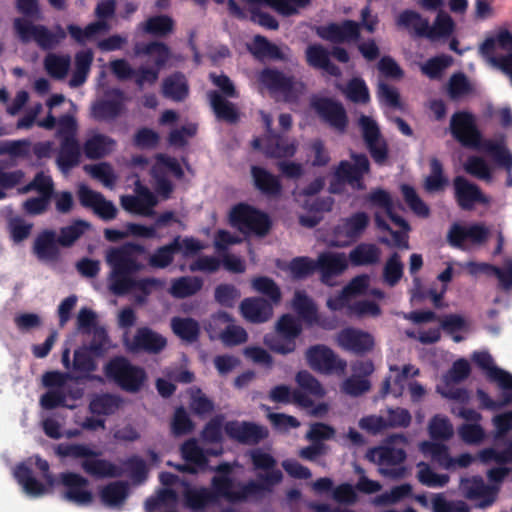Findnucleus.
I'll use <instances>...</instances> for the list:
<instances>
[{"label": "nucleus", "mask_w": 512, "mask_h": 512, "mask_svg": "<svg viewBox=\"0 0 512 512\" xmlns=\"http://www.w3.org/2000/svg\"><path fill=\"white\" fill-rule=\"evenodd\" d=\"M16 8L24 17L15 18L13 29L21 43L34 41L42 50H51L66 37L64 30L57 26V32H51L45 25L33 24V20L43 18L38 0H15Z\"/></svg>", "instance_id": "obj_3"}, {"label": "nucleus", "mask_w": 512, "mask_h": 512, "mask_svg": "<svg viewBox=\"0 0 512 512\" xmlns=\"http://www.w3.org/2000/svg\"><path fill=\"white\" fill-rule=\"evenodd\" d=\"M210 79L220 91L211 90L207 93L210 107L218 120L229 124H236L240 119L237 106L227 98H238L239 92L231 79L225 75L210 74Z\"/></svg>", "instance_id": "obj_5"}, {"label": "nucleus", "mask_w": 512, "mask_h": 512, "mask_svg": "<svg viewBox=\"0 0 512 512\" xmlns=\"http://www.w3.org/2000/svg\"><path fill=\"white\" fill-rule=\"evenodd\" d=\"M167 345L166 338L161 334L153 331L148 327L138 328L132 344L131 349L134 351H144L150 354H157L161 352Z\"/></svg>", "instance_id": "obj_27"}, {"label": "nucleus", "mask_w": 512, "mask_h": 512, "mask_svg": "<svg viewBox=\"0 0 512 512\" xmlns=\"http://www.w3.org/2000/svg\"><path fill=\"white\" fill-rule=\"evenodd\" d=\"M252 288L258 293L266 296L271 304H278L281 301V290L276 282L267 276H258L252 280Z\"/></svg>", "instance_id": "obj_58"}, {"label": "nucleus", "mask_w": 512, "mask_h": 512, "mask_svg": "<svg viewBox=\"0 0 512 512\" xmlns=\"http://www.w3.org/2000/svg\"><path fill=\"white\" fill-rule=\"evenodd\" d=\"M175 22L169 15H155L141 24L142 30L152 36L166 37L174 31Z\"/></svg>", "instance_id": "obj_48"}, {"label": "nucleus", "mask_w": 512, "mask_h": 512, "mask_svg": "<svg viewBox=\"0 0 512 512\" xmlns=\"http://www.w3.org/2000/svg\"><path fill=\"white\" fill-rule=\"evenodd\" d=\"M449 131L462 147L477 150L484 138L476 117L469 111H456L450 118Z\"/></svg>", "instance_id": "obj_11"}, {"label": "nucleus", "mask_w": 512, "mask_h": 512, "mask_svg": "<svg viewBox=\"0 0 512 512\" xmlns=\"http://www.w3.org/2000/svg\"><path fill=\"white\" fill-rule=\"evenodd\" d=\"M147 254L146 247L136 242H126L107 251L105 259L110 267L108 288L114 295L123 296L137 290L147 296L153 290L163 287L164 282L158 278H134L145 269L141 258Z\"/></svg>", "instance_id": "obj_1"}, {"label": "nucleus", "mask_w": 512, "mask_h": 512, "mask_svg": "<svg viewBox=\"0 0 512 512\" xmlns=\"http://www.w3.org/2000/svg\"><path fill=\"white\" fill-rule=\"evenodd\" d=\"M303 327L299 319L287 313L276 322L275 333L265 336V344L269 349L280 355H288L296 351L297 339L302 334Z\"/></svg>", "instance_id": "obj_8"}, {"label": "nucleus", "mask_w": 512, "mask_h": 512, "mask_svg": "<svg viewBox=\"0 0 512 512\" xmlns=\"http://www.w3.org/2000/svg\"><path fill=\"white\" fill-rule=\"evenodd\" d=\"M454 194L458 206L462 210H472L477 203H487V198L478 185L468 181L464 176H456L453 180Z\"/></svg>", "instance_id": "obj_22"}, {"label": "nucleus", "mask_w": 512, "mask_h": 512, "mask_svg": "<svg viewBox=\"0 0 512 512\" xmlns=\"http://www.w3.org/2000/svg\"><path fill=\"white\" fill-rule=\"evenodd\" d=\"M56 232L45 229L40 232L33 243V253L41 261H57L60 256Z\"/></svg>", "instance_id": "obj_28"}, {"label": "nucleus", "mask_w": 512, "mask_h": 512, "mask_svg": "<svg viewBox=\"0 0 512 512\" xmlns=\"http://www.w3.org/2000/svg\"><path fill=\"white\" fill-rule=\"evenodd\" d=\"M116 145L111 137L104 134H94L83 145L84 155L90 160L102 159L110 154Z\"/></svg>", "instance_id": "obj_37"}, {"label": "nucleus", "mask_w": 512, "mask_h": 512, "mask_svg": "<svg viewBox=\"0 0 512 512\" xmlns=\"http://www.w3.org/2000/svg\"><path fill=\"white\" fill-rule=\"evenodd\" d=\"M401 192L405 203L414 214L422 218H427L430 215L428 205L419 197L414 187L403 184L401 186Z\"/></svg>", "instance_id": "obj_61"}, {"label": "nucleus", "mask_w": 512, "mask_h": 512, "mask_svg": "<svg viewBox=\"0 0 512 512\" xmlns=\"http://www.w3.org/2000/svg\"><path fill=\"white\" fill-rule=\"evenodd\" d=\"M107 335L104 330L97 332L88 348H79L74 351L73 369L82 373V378L90 379V373L97 369V364L92 357L102 355L106 350Z\"/></svg>", "instance_id": "obj_15"}, {"label": "nucleus", "mask_w": 512, "mask_h": 512, "mask_svg": "<svg viewBox=\"0 0 512 512\" xmlns=\"http://www.w3.org/2000/svg\"><path fill=\"white\" fill-rule=\"evenodd\" d=\"M348 160H341L335 168V177L346 182L353 190L366 189L364 176L370 173V161L366 154L351 152Z\"/></svg>", "instance_id": "obj_13"}, {"label": "nucleus", "mask_w": 512, "mask_h": 512, "mask_svg": "<svg viewBox=\"0 0 512 512\" xmlns=\"http://www.w3.org/2000/svg\"><path fill=\"white\" fill-rule=\"evenodd\" d=\"M413 369V366L408 364L404 365L402 369H399L397 366H390V371L397 372L394 378V387L391 388V378L386 377L382 383V387L380 390L381 397H386L389 393H392L395 397H399L403 394L405 388V382L411 377H415L419 375V369H415L412 374L410 371Z\"/></svg>", "instance_id": "obj_38"}, {"label": "nucleus", "mask_w": 512, "mask_h": 512, "mask_svg": "<svg viewBox=\"0 0 512 512\" xmlns=\"http://www.w3.org/2000/svg\"><path fill=\"white\" fill-rule=\"evenodd\" d=\"M489 236L490 230L483 223H472L467 226L453 223L447 233V242L451 247L464 250L465 242L481 246L487 242Z\"/></svg>", "instance_id": "obj_14"}, {"label": "nucleus", "mask_w": 512, "mask_h": 512, "mask_svg": "<svg viewBox=\"0 0 512 512\" xmlns=\"http://www.w3.org/2000/svg\"><path fill=\"white\" fill-rule=\"evenodd\" d=\"M381 250L373 243H360L349 253V260L353 266L376 265L380 261Z\"/></svg>", "instance_id": "obj_40"}, {"label": "nucleus", "mask_w": 512, "mask_h": 512, "mask_svg": "<svg viewBox=\"0 0 512 512\" xmlns=\"http://www.w3.org/2000/svg\"><path fill=\"white\" fill-rule=\"evenodd\" d=\"M472 359L479 368L487 372L490 381L496 382L503 390H512V374L494 366L488 352H474Z\"/></svg>", "instance_id": "obj_25"}, {"label": "nucleus", "mask_w": 512, "mask_h": 512, "mask_svg": "<svg viewBox=\"0 0 512 512\" xmlns=\"http://www.w3.org/2000/svg\"><path fill=\"white\" fill-rule=\"evenodd\" d=\"M336 342L343 350L358 356L371 352L375 345L374 337L370 333L353 327L340 330Z\"/></svg>", "instance_id": "obj_20"}, {"label": "nucleus", "mask_w": 512, "mask_h": 512, "mask_svg": "<svg viewBox=\"0 0 512 512\" xmlns=\"http://www.w3.org/2000/svg\"><path fill=\"white\" fill-rule=\"evenodd\" d=\"M81 148L77 139H63L60 141V149L56 158L59 169L66 173L80 163Z\"/></svg>", "instance_id": "obj_36"}, {"label": "nucleus", "mask_w": 512, "mask_h": 512, "mask_svg": "<svg viewBox=\"0 0 512 512\" xmlns=\"http://www.w3.org/2000/svg\"><path fill=\"white\" fill-rule=\"evenodd\" d=\"M55 452L60 457L83 458L82 469L97 479L118 478L124 473L120 466L107 459L98 458L101 452L93 450L85 444L60 443L56 446Z\"/></svg>", "instance_id": "obj_4"}, {"label": "nucleus", "mask_w": 512, "mask_h": 512, "mask_svg": "<svg viewBox=\"0 0 512 512\" xmlns=\"http://www.w3.org/2000/svg\"><path fill=\"white\" fill-rule=\"evenodd\" d=\"M212 319L214 322L227 323L226 328L219 334V338L225 346L240 345L248 340L246 330L241 326L233 324L234 319L229 313L219 311L213 315Z\"/></svg>", "instance_id": "obj_30"}, {"label": "nucleus", "mask_w": 512, "mask_h": 512, "mask_svg": "<svg viewBox=\"0 0 512 512\" xmlns=\"http://www.w3.org/2000/svg\"><path fill=\"white\" fill-rule=\"evenodd\" d=\"M181 454L186 462L194 464L200 470H205L208 466V459L194 438L188 439L182 444Z\"/></svg>", "instance_id": "obj_55"}, {"label": "nucleus", "mask_w": 512, "mask_h": 512, "mask_svg": "<svg viewBox=\"0 0 512 512\" xmlns=\"http://www.w3.org/2000/svg\"><path fill=\"white\" fill-rule=\"evenodd\" d=\"M452 62V56L441 54L428 59L422 66V72L430 79H439Z\"/></svg>", "instance_id": "obj_64"}, {"label": "nucleus", "mask_w": 512, "mask_h": 512, "mask_svg": "<svg viewBox=\"0 0 512 512\" xmlns=\"http://www.w3.org/2000/svg\"><path fill=\"white\" fill-rule=\"evenodd\" d=\"M397 25L406 29H412L417 37L427 36L429 21L414 10H404L397 18Z\"/></svg>", "instance_id": "obj_49"}, {"label": "nucleus", "mask_w": 512, "mask_h": 512, "mask_svg": "<svg viewBox=\"0 0 512 512\" xmlns=\"http://www.w3.org/2000/svg\"><path fill=\"white\" fill-rule=\"evenodd\" d=\"M216 473L211 479V490L206 487L192 488L184 483L183 492L185 506L194 511L204 510L210 504H214L219 498L236 503L248 500V495L254 493L259 486L254 483L238 484L239 489L233 490L234 479L232 472L234 465L229 462H221L210 468Z\"/></svg>", "instance_id": "obj_2"}, {"label": "nucleus", "mask_w": 512, "mask_h": 512, "mask_svg": "<svg viewBox=\"0 0 512 512\" xmlns=\"http://www.w3.org/2000/svg\"><path fill=\"white\" fill-rule=\"evenodd\" d=\"M32 190L37 191L41 196L52 198L55 190L51 176L45 175L43 172L36 173L33 180L24 186L20 192L28 193Z\"/></svg>", "instance_id": "obj_63"}, {"label": "nucleus", "mask_w": 512, "mask_h": 512, "mask_svg": "<svg viewBox=\"0 0 512 512\" xmlns=\"http://www.w3.org/2000/svg\"><path fill=\"white\" fill-rule=\"evenodd\" d=\"M107 96H113V98L99 100L91 108L92 116L97 121L114 120L123 110L124 93L122 90L113 89L107 93Z\"/></svg>", "instance_id": "obj_24"}, {"label": "nucleus", "mask_w": 512, "mask_h": 512, "mask_svg": "<svg viewBox=\"0 0 512 512\" xmlns=\"http://www.w3.org/2000/svg\"><path fill=\"white\" fill-rule=\"evenodd\" d=\"M194 427L195 424L186 409L183 406L177 407L171 421V433L173 436L179 437L190 434Z\"/></svg>", "instance_id": "obj_62"}, {"label": "nucleus", "mask_w": 512, "mask_h": 512, "mask_svg": "<svg viewBox=\"0 0 512 512\" xmlns=\"http://www.w3.org/2000/svg\"><path fill=\"white\" fill-rule=\"evenodd\" d=\"M361 24L345 19L340 23L330 22L317 28V35L333 44L351 43L360 39Z\"/></svg>", "instance_id": "obj_18"}, {"label": "nucleus", "mask_w": 512, "mask_h": 512, "mask_svg": "<svg viewBox=\"0 0 512 512\" xmlns=\"http://www.w3.org/2000/svg\"><path fill=\"white\" fill-rule=\"evenodd\" d=\"M239 308L242 316L251 323H265L273 315L272 304L262 297L245 298Z\"/></svg>", "instance_id": "obj_26"}, {"label": "nucleus", "mask_w": 512, "mask_h": 512, "mask_svg": "<svg viewBox=\"0 0 512 512\" xmlns=\"http://www.w3.org/2000/svg\"><path fill=\"white\" fill-rule=\"evenodd\" d=\"M348 267V262L343 253L325 252L317 259V271L320 272L321 282L332 286V278L341 275Z\"/></svg>", "instance_id": "obj_23"}, {"label": "nucleus", "mask_w": 512, "mask_h": 512, "mask_svg": "<svg viewBox=\"0 0 512 512\" xmlns=\"http://www.w3.org/2000/svg\"><path fill=\"white\" fill-rule=\"evenodd\" d=\"M69 55L48 54L44 59V66L48 74L55 79H63L70 68Z\"/></svg>", "instance_id": "obj_60"}, {"label": "nucleus", "mask_w": 512, "mask_h": 512, "mask_svg": "<svg viewBox=\"0 0 512 512\" xmlns=\"http://www.w3.org/2000/svg\"><path fill=\"white\" fill-rule=\"evenodd\" d=\"M250 459L255 470H263L265 473L258 474L257 481L250 480L245 483H254L259 486L254 493L248 495V499L260 497L265 492H271L273 487L283 479L282 472L276 468L277 461L271 454L261 449H255L251 451Z\"/></svg>", "instance_id": "obj_10"}, {"label": "nucleus", "mask_w": 512, "mask_h": 512, "mask_svg": "<svg viewBox=\"0 0 512 512\" xmlns=\"http://www.w3.org/2000/svg\"><path fill=\"white\" fill-rule=\"evenodd\" d=\"M58 483L65 487L63 499L79 506L92 503L93 494L88 489L89 480L75 472L60 473Z\"/></svg>", "instance_id": "obj_17"}, {"label": "nucleus", "mask_w": 512, "mask_h": 512, "mask_svg": "<svg viewBox=\"0 0 512 512\" xmlns=\"http://www.w3.org/2000/svg\"><path fill=\"white\" fill-rule=\"evenodd\" d=\"M90 223L76 219L70 225L60 228L58 243L62 247H71L90 228Z\"/></svg>", "instance_id": "obj_52"}, {"label": "nucleus", "mask_w": 512, "mask_h": 512, "mask_svg": "<svg viewBox=\"0 0 512 512\" xmlns=\"http://www.w3.org/2000/svg\"><path fill=\"white\" fill-rule=\"evenodd\" d=\"M14 475L27 494L37 497L45 493V486L33 477L32 470L27 465L23 463L17 465Z\"/></svg>", "instance_id": "obj_47"}, {"label": "nucleus", "mask_w": 512, "mask_h": 512, "mask_svg": "<svg viewBox=\"0 0 512 512\" xmlns=\"http://www.w3.org/2000/svg\"><path fill=\"white\" fill-rule=\"evenodd\" d=\"M288 270L294 279H306L317 271V260L307 256L295 257L289 262Z\"/></svg>", "instance_id": "obj_59"}, {"label": "nucleus", "mask_w": 512, "mask_h": 512, "mask_svg": "<svg viewBox=\"0 0 512 512\" xmlns=\"http://www.w3.org/2000/svg\"><path fill=\"white\" fill-rule=\"evenodd\" d=\"M307 64L315 69H322L329 75L338 77L340 68L330 60V52L321 44H311L305 50Z\"/></svg>", "instance_id": "obj_31"}, {"label": "nucleus", "mask_w": 512, "mask_h": 512, "mask_svg": "<svg viewBox=\"0 0 512 512\" xmlns=\"http://www.w3.org/2000/svg\"><path fill=\"white\" fill-rule=\"evenodd\" d=\"M104 374L121 390L128 393L139 392L147 380L144 368L133 365L124 356L111 358L104 366Z\"/></svg>", "instance_id": "obj_6"}, {"label": "nucleus", "mask_w": 512, "mask_h": 512, "mask_svg": "<svg viewBox=\"0 0 512 512\" xmlns=\"http://www.w3.org/2000/svg\"><path fill=\"white\" fill-rule=\"evenodd\" d=\"M129 494V486L125 481H115L105 485L99 492L101 502L107 507L121 506Z\"/></svg>", "instance_id": "obj_41"}, {"label": "nucleus", "mask_w": 512, "mask_h": 512, "mask_svg": "<svg viewBox=\"0 0 512 512\" xmlns=\"http://www.w3.org/2000/svg\"><path fill=\"white\" fill-rule=\"evenodd\" d=\"M377 454L379 465L397 466L406 460L407 454L403 448L391 446H380L370 449L367 452V458L374 461V455Z\"/></svg>", "instance_id": "obj_44"}, {"label": "nucleus", "mask_w": 512, "mask_h": 512, "mask_svg": "<svg viewBox=\"0 0 512 512\" xmlns=\"http://www.w3.org/2000/svg\"><path fill=\"white\" fill-rule=\"evenodd\" d=\"M263 152L270 158L293 157L297 152L296 140H289L281 134L266 135Z\"/></svg>", "instance_id": "obj_32"}, {"label": "nucleus", "mask_w": 512, "mask_h": 512, "mask_svg": "<svg viewBox=\"0 0 512 512\" xmlns=\"http://www.w3.org/2000/svg\"><path fill=\"white\" fill-rule=\"evenodd\" d=\"M224 431L230 439L245 445H257L269 436L265 426L248 421H228Z\"/></svg>", "instance_id": "obj_19"}, {"label": "nucleus", "mask_w": 512, "mask_h": 512, "mask_svg": "<svg viewBox=\"0 0 512 512\" xmlns=\"http://www.w3.org/2000/svg\"><path fill=\"white\" fill-rule=\"evenodd\" d=\"M109 28L110 26L108 22L95 21L88 24L84 29L75 24H69L67 26V31L71 38H73L77 43L84 44L87 40L93 38L99 32L107 31Z\"/></svg>", "instance_id": "obj_54"}, {"label": "nucleus", "mask_w": 512, "mask_h": 512, "mask_svg": "<svg viewBox=\"0 0 512 512\" xmlns=\"http://www.w3.org/2000/svg\"><path fill=\"white\" fill-rule=\"evenodd\" d=\"M477 150L490 155L497 166L507 171L512 170V153L506 147L503 137L500 140L484 139Z\"/></svg>", "instance_id": "obj_35"}, {"label": "nucleus", "mask_w": 512, "mask_h": 512, "mask_svg": "<svg viewBox=\"0 0 512 512\" xmlns=\"http://www.w3.org/2000/svg\"><path fill=\"white\" fill-rule=\"evenodd\" d=\"M229 221L231 226L240 232L254 233L259 236L266 235L271 228L269 216L246 203L233 206L229 214Z\"/></svg>", "instance_id": "obj_9"}, {"label": "nucleus", "mask_w": 512, "mask_h": 512, "mask_svg": "<svg viewBox=\"0 0 512 512\" xmlns=\"http://www.w3.org/2000/svg\"><path fill=\"white\" fill-rule=\"evenodd\" d=\"M180 246L178 239H173L170 243L158 247L153 254L148 257V264L154 269H165L174 261V256L179 252Z\"/></svg>", "instance_id": "obj_46"}, {"label": "nucleus", "mask_w": 512, "mask_h": 512, "mask_svg": "<svg viewBox=\"0 0 512 512\" xmlns=\"http://www.w3.org/2000/svg\"><path fill=\"white\" fill-rule=\"evenodd\" d=\"M429 164L430 174L425 179V189L428 192L441 191L448 184V179L443 174V165L436 157H432Z\"/></svg>", "instance_id": "obj_56"}, {"label": "nucleus", "mask_w": 512, "mask_h": 512, "mask_svg": "<svg viewBox=\"0 0 512 512\" xmlns=\"http://www.w3.org/2000/svg\"><path fill=\"white\" fill-rule=\"evenodd\" d=\"M250 53L257 59H272V60H286V55L281 48L276 44L270 42L262 35H256L253 38L252 45L249 46Z\"/></svg>", "instance_id": "obj_42"}, {"label": "nucleus", "mask_w": 512, "mask_h": 512, "mask_svg": "<svg viewBox=\"0 0 512 512\" xmlns=\"http://www.w3.org/2000/svg\"><path fill=\"white\" fill-rule=\"evenodd\" d=\"M369 224V217L365 212H356L350 217L342 220L334 228L337 237H345L348 240H355L362 235Z\"/></svg>", "instance_id": "obj_33"}, {"label": "nucleus", "mask_w": 512, "mask_h": 512, "mask_svg": "<svg viewBox=\"0 0 512 512\" xmlns=\"http://www.w3.org/2000/svg\"><path fill=\"white\" fill-rule=\"evenodd\" d=\"M258 81L271 94H278L287 103H297L305 92L306 85L293 75H287L277 68L266 67L258 74Z\"/></svg>", "instance_id": "obj_7"}, {"label": "nucleus", "mask_w": 512, "mask_h": 512, "mask_svg": "<svg viewBox=\"0 0 512 512\" xmlns=\"http://www.w3.org/2000/svg\"><path fill=\"white\" fill-rule=\"evenodd\" d=\"M460 489L465 498L469 500H479L476 505L478 508L490 507L496 501L498 495V488L485 484L483 478L480 476L462 478Z\"/></svg>", "instance_id": "obj_21"}, {"label": "nucleus", "mask_w": 512, "mask_h": 512, "mask_svg": "<svg viewBox=\"0 0 512 512\" xmlns=\"http://www.w3.org/2000/svg\"><path fill=\"white\" fill-rule=\"evenodd\" d=\"M311 106L330 127L340 133L346 131L348 116L341 102L329 97H318L311 101Z\"/></svg>", "instance_id": "obj_16"}, {"label": "nucleus", "mask_w": 512, "mask_h": 512, "mask_svg": "<svg viewBox=\"0 0 512 512\" xmlns=\"http://www.w3.org/2000/svg\"><path fill=\"white\" fill-rule=\"evenodd\" d=\"M251 176L254 187L263 195L276 198L282 193V184L280 179L260 166L251 167Z\"/></svg>", "instance_id": "obj_29"}, {"label": "nucleus", "mask_w": 512, "mask_h": 512, "mask_svg": "<svg viewBox=\"0 0 512 512\" xmlns=\"http://www.w3.org/2000/svg\"><path fill=\"white\" fill-rule=\"evenodd\" d=\"M305 359L312 370L325 375H341L347 367L346 360L324 344L310 346L305 352Z\"/></svg>", "instance_id": "obj_12"}, {"label": "nucleus", "mask_w": 512, "mask_h": 512, "mask_svg": "<svg viewBox=\"0 0 512 512\" xmlns=\"http://www.w3.org/2000/svg\"><path fill=\"white\" fill-rule=\"evenodd\" d=\"M430 437L435 440L447 441L454 434L453 426L448 417L437 414L433 416L428 426Z\"/></svg>", "instance_id": "obj_57"}, {"label": "nucleus", "mask_w": 512, "mask_h": 512, "mask_svg": "<svg viewBox=\"0 0 512 512\" xmlns=\"http://www.w3.org/2000/svg\"><path fill=\"white\" fill-rule=\"evenodd\" d=\"M156 203V198L147 188H144L140 196L125 195L121 197L123 209L142 216H153L155 214L153 207Z\"/></svg>", "instance_id": "obj_34"}, {"label": "nucleus", "mask_w": 512, "mask_h": 512, "mask_svg": "<svg viewBox=\"0 0 512 512\" xmlns=\"http://www.w3.org/2000/svg\"><path fill=\"white\" fill-rule=\"evenodd\" d=\"M292 304L298 316L305 323L308 325L319 324L317 307L304 291L295 292Z\"/></svg>", "instance_id": "obj_43"}, {"label": "nucleus", "mask_w": 512, "mask_h": 512, "mask_svg": "<svg viewBox=\"0 0 512 512\" xmlns=\"http://www.w3.org/2000/svg\"><path fill=\"white\" fill-rule=\"evenodd\" d=\"M203 281L196 276H182L172 281L169 293L177 299L195 295L201 290Z\"/></svg>", "instance_id": "obj_45"}, {"label": "nucleus", "mask_w": 512, "mask_h": 512, "mask_svg": "<svg viewBox=\"0 0 512 512\" xmlns=\"http://www.w3.org/2000/svg\"><path fill=\"white\" fill-rule=\"evenodd\" d=\"M421 451L430 455L432 460L445 469L452 468V456L447 445L438 442L424 441L421 443Z\"/></svg>", "instance_id": "obj_53"}, {"label": "nucleus", "mask_w": 512, "mask_h": 512, "mask_svg": "<svg viewBox=\"0 0 512 512\" xmlns=\"http://www.w3.org/2000/svg\"><path fill=\"white\" fill-rule=\"evenodd\" d=\"M121 400L113 394H100L94 396L89 403V411L94 415L109 416L120 407Z\"/></svg>", "instance_id": "obj_51"}, {"label": "nucleus", "mask_w": 512, "mask_h": 512, "mask_svg": "<svg viewBox=\"0 0 512 512\" xmlns=\"http://www.w3.org/2000/svg\"><path fill=\"white\" fill-rule=\"evenodd\" d=\"M171 328L175 335L189 343L195 342L200 334L199 323L190 317H173Z\"/></svg>", "instance_id": "obj_50"}, {"label": "nucleus", "mask_w": 512, "mask_h": 512, "mask_svg": "<svg viewBox=\"0 0 512 512\" xmlns=\"http://www.w3.org/2000/svg\"><path fill=\"white\" fill-rule=\"evenodd\" d=\"M163 96L176 102L185 100L189 94V86L185 75L175 72L163 80Z\"/></svg>", "instance_id": "obj_39"}]
</instances>
